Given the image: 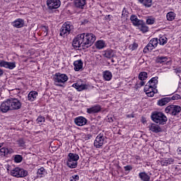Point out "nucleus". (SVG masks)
Instances as JSON below:
<instances>
[{"mask_svg": "<svg viewBox=\"0 0 181 181\" xmlns=\"http://www.w3.org/2000/svg\"><path fill=\"white\" fill-rule=\"evenodd\" d=\"M95 40V35L91 33L78 34L74 37L72 46L74 49H80V47L83 49H88V47H91L94 45Z\"/></svg>", "mask_w": 181, "mask_h": 181, "instance_id": "nucleus-1", "label": "nucleus"}, {"mask_svg": "<svg viewBox=\"0 0 181 181\" xmlns=\"http://www.w3.org/2000/svg\"><path fill=\"white\" fill-rule=\"evenodd\" d=\"M158 78V76L153 77L145 86L144 91L146 93L147 97H153L158 93V89H156Z\"/></svg>", "mask_w": 181, "mask_h": 181, "instance_id": "nucleus-2", "label": "nucleus"}, {"mask_svg": "<svg viewBox=\"0 0 181 181\" xmlns=\"http://www.w3.org/2000/svg\"><path fill=\"white\" fill-rule=\"evenodd\" d=\"M151 118L153 122L158 125H165L168 122V117L161 112H153Z\"/></svg>", "mask_w": 181, "mask_h": 181, "instance_id": "nucleus-3", "label": "nucleus"}, {"mask_svg": "<svg viewBox=\"0 0 181 181\" xmlns=\"http://www.w3.org/2000/svg\"><path fill=\"white\" fill-rule=\"evenodd\" d=\"M69 80V76L64 74L56 73L54 75L53 81L57 87H66L64 83Z\"/></svg>", "mask_w": 181, "mask_h": 181, "instance_id": "nucleus-4", "label": "nucleus"}, {"mask_svg": "<svg viewBox=\"0 0 181 181\" xmlns=\"http://www.w3.org/2000/svg\"><path fill=\"white\" fill-rule=\"evenodd\" d=\"M181 112V107L176 105H170L165 107V112L170 114V115L176 117L179 115Z\"/></svg>", "mask_w": 181, "mask_h": 181, "instance_id": "nucleus-5", "label": "nucleus"}, {"mask_svg": "<svg viewBox=\"0 0 181 181\" xmlns=\"http://www.w3.org/2000/svg\"><path fill=\"white\" fill-rule=\"evenodd\" d=\"M72 29L73 25H71V23H70V22L69 21L66 22L62 25V27L61 28L59 33L60 36H63V37H65V36L70 35V32H71Z\"/></svg>", "mask_w": 181, "mask_h": 181, "instance_id": "nucleus-6", "label": "nucleus"}, {"mask_svg": "<svg viewBox=\"0 0 181 181\" xmlns=\"http://www.w3.org/2000/svg\"><path fill=\"white\" fill-rule=\"evenodd\" d=\"M11 175L14 177H26L28 176V170L21 168H16L11 171Z\"/></svg>", "mask_w": 181, "mask_h": 181, "instance_id": "nucleus-7", "label": "nucleus"}, {"mask_svg": "<svg viewBox=\"0 0 181 181\" xmlns=\"http://www.w3.org/2000/svg\"><path fill=\"white\" fill-rule=\"evenodd\" d=\"M10 105L11 111H18L22 108V102L16 98H10Z\"/></svg>", "mask_w": 181, "mask_h": 181, "instance_id": "nucleus-8", "label": "nucleus"}, {"mask_svg": "<svg viewBox=\"0 0 181 181\" xmlns=\"http://www.w3.org/2000/svg\"><path fill=\"white\" fill-rule=\"evenodd\" d=\"M105 137L103 134H99L94 141V146L95 148H101L105 143Z\"/></svg>", "mask_w": 181, "mask_h": 181, "instance_id": "nucleus-9", "label": "nucleus"}, {"mask_svg": "<svg viewBox=\"0 0 181 181\" xmlns=\"http://www.w3.org/2000/svg\"><path fill=\"white\" fill-rule=\"evenodd\" d=\"M0 111L1 112H8V111H12L11 107V102L9 98L4 101L0 106Z\"/></svg>", "mask_w": 181, "mask_h": 181, "instance_id": "nucleus-10", "label": "nucleus"}, {"mask_svg": "<svg viewBox=\"0 0 181 181\" xmlns=\"http://www.w3.org/2000/svg\"><path fill=\"white\" fill-rule=\"evenodd\" d=\"M48 9H57L60 8V0H47Z\"/></svg>", "mask_w": 181, "mask_h": 181, "instance_id": "nucleus-11", "label": "nucleus"}, {"mask_svg": "<svg viewBox=\"0 0 181 181\" xmlns=\"http://www.w3.org/2000/svg\"><path fill=\"white\" fill-rule=\"evenodd\" d=\"M0 67H4L9 70H13L16 67V62H8L4 60H0Z\"/></svg>", "mask_w": 181, "mask_h": 181, "instance_id": "nucleus-12", "label": "nucleus"}, {"mask_svg": "<svg viewBox=\"0 0 181 181\" xmlns=\"http://www.w3.org/2000/svg\"><path fill=\"white\" fill-rule=\"evenodd\" d=\"M74 122L78 127H83V125H86V124H87L88 120L86 117L83 116H79L74 119Z\"/></svg>", "mask_w": 181, "mask_h": 181, "instance_id": "nucleus-13", "label": "nucleus"}, {"mask_svg": "<svg viewBox=\"0 0 181 181\" xmlns=\"http://www.w3.org/2000/svg\"><path fill=\"white\" fill-rule=\"evenodd\" d=\"M103 56L105 57V59H112V57H115V52L113 49H107L102 52Z\"/></svg>", "mask_w": 181, "mask_h": 181, "instance_id": "nucleus-14", "label": "nucleus"}, {"mask_svg": "<svg viewBox=\"0 0 181 181\" xmlns=\"http://www.w3.org/2000/svg\"><path fill=\"white\" fill-rule=\"evenodd\" d=\"M149 131L154 132L155 134H159V132H162V128L159 124H156L155 123H151L149 126Z\"/></svg>", "mask_w": 181, "mask_h": 181, "instance_id": "nucleus-15", "label": "nucleus"}, {"mask_svg": "<svg viewBox=\"0 0 181 181\" xmlns=\"http://www.w3.org/2000/svg\"><path fill=\"white\" fill-rule=\"evenodd\" d=\"M11 153H13V149L12 148L3 147L0 148V156H8Z\"/></svg>", "mask_w": 181, "mask_h": 181, "instance_id": "nucleus-16", "label": "nucleus"}, {"mask_svg": "<svg viewBox=\"0 0 181 181\" xmlns=\"http://www.w3.org/2000/svg\"><path fill=\"white\" fill-rule=\"evenodd\" d=\"M12 25L14 28L19 29L25 26V21L22 18H18L12 23Z\"/></svg>", "mask_w": 181, "mask_h": 181, "instance_id": "nucleus-17", "label": "nucleus"}, {"mask_svg": "<svg viewBox=\"0 0 181 181\" xmlns=\"http://www.w3.org/2000/svg\"><path fill=\"white\" fill-rule=\"evenodd\" d=\"M130 21L133 23L134 26H141L144 21L138 19L136 15H132L130 17Z\"/></svg>", "mask_w": 181, "mask_h": 181, "instance_id": "nucleus-18", "label": "nucleus"}, {"mask_svg": "<svg viewBox=\"0 0 181 181\" xmlns=\"http://www.w3.org/2000/svg\"><path fill=\"white\" fill-rule=\"evenodd\" d=\"M101 111V106L100 105L92 106L87 109L88 114H97Z\"/></svg>", "mask_w": 181, "mask_h": 181, "instance_id": "nucleus-19", "label": "nucleus"}, {"mask_svg": "<svg viewBox=\"0 0 181 181\" xmlns=\"http://www.w3.org/2000/svg\"><path fill=\"white\" fill-rule=\"evenodd\" d=\"M74 6L78 9H84L86 6V0H74Z\"/></svg>", "mask_w": 181, "mask_h": 181, "instance_id": "nucleus-20", "label": "nucleus"}, {"mask_svg": "<svg viewBox=\"0 0 181 181\" xmlns=\"http://www.w3.org/2000/svg\"><path fill=\"white\" fill-rule=\"evenodd\" d=\"M74 66L75 71H80L83 69V61L81 59L75 61Z\"/></svg>", "mask_w": 181, "mask_h": 181, "instance_id": "nucleus-21", "label": "nucleus"}, {"mask_svg": "<svg viewBox=\"0 0 181 181\" xmlns=\"http://www.w3.org/2000/svg\"><path fill=\"white\" fill-rule=\"evenodd\" d=\"M72 87H74V88H76V90H77L78 91H83V90H86V84H83L80 82L74 83L72 85Z\"/></svg>", "mask_w": 181, "mask_h": 181, "instance_id": "nucleus-22", "label": "nucleus"}, {"mask_svg": "<svg viewBox=\"0 0 181 181\" xmlns=\"http://www.w3.org/2000/svg\"><path fill=\"white\" fill-rule=\"evenodd\" d=\"M168 103H170V97L163 98L158 101V105L163 107V105H166Z\"/></svg>", "mask_w": 181, "mask_h": 181, "instance_id": "nucleus-23", "label": "nucleus"}, {"mask_svg": "<svg viewBox=\"0 0 181 181\" xmlns=\"http://www.w3.org/2000/svg\"><path fill=\"white\" fill-rule=\"evenodd\" d=\"M139 177L142 181H151V176H149L147 173L145 172H141L139 173Z\"/></svg>", "mask_w": 181, "mask_h": 181, "instance_id": "nucleus-24", "label": "nucleus"}, {"mask_svg": "<svg viewBox=\"0 0 181 181\" xmlns=\"http://www.w3.org/2000/svg\"><path fill=\"white\" fill-rule=\"evenodd\" d=\"M68 160H74L75 162H77L80 159V156H78L77 153H69L68 155Z\"/></svg>", "mask_w": 181, "mask_h": 181, "instance_id": "nucleus-25", "label": "nucleus"}, {"mask_svg": "<svg viewBox=\"0 0 181 181\" xmlns=\"http://www.w3.org/2000/svg\"><path fill=\"white\" fill-rule=\"evenodd\" d=\"M95 46L96 49L101 50V49L105 47V42H104V40H98L95 42Z\"/></svg>", "mask_w": 181, "mask_h": 181, "instance_id": "nucleus-26", "label": "nucleus"}, {"mask_svg": "<svg viewBox=\"0 0 181 181\" xmlns=\"http://www.w3.org/2000/svg\"><path fill=\"white\" fill-rule=\"evenodd\" d=\"M103 78L106 81H110L112 78V74L110 71H105L103 72Z\"/></svg>", "mask_w": 181, "mask_h": 181, "instance_id": "nucleus-27", "label": "nucleus"}, {"mask_svg": "<svg viewBox=\"0 0 181 181\" xmlns=\"http://www.w3.org/2000/svg\"><path fill=\"white\" fill-rule=\"evenodd\" d=\"M37 175H40V178L45 177L46 175H47V170H46L45 168L41 167L40 169L37 170Z\"/></svg>", "mask_w": 181, "mask_h": 181, "instance_id": "nucleus-28", "label": "nucleus"}, {"mask_svg": "<svg viewBox=\"0 0 181 181\" xmlns=\"http://www.w3.org/2000/svg\"><path fill=\"white\" fill-rule=\"evenodd\" d=\"M138 1L146 6V8H151L152 6V0H138Z\"/></svg>", "mask_w": 181, "mask_h": 181, "instance_id": "nucleus-29", "label": "nucleus"}, {"mask_svg": "<svg viewBox=\"0 0 181 181\" xmlns=\"http://www.w3.org/2000/svg\"><path fill=\"white\" fill-rule=\"evenodd\" d=\"M37 97V91H31L28 95V99L29 101H35V99Z\"/></svg>", "mask_w": 181, "mask_h": 181, "instance_id": "nucleus-30", "label": "nucleus"}, {"mask_svg": "<svg viewBox=\"0 0 181 181\" xmlns=\"http://www.w3.org/2000/svg\"><path fill=\"white\" fill-rule=\"evenodd\" d=\"M155 49V47L153 46L151 42H148V44L144 48V53H149L150 52H152Z\"/></svg>", "mask_w": 181, "mask_h": 181, "instance_id": "nucleus-31", "label": "nucleus"}, {"mask_svg": "<svg viewBox=\"0 0 181 181\" xmlns=\"http://www.w3.org/2000/svg\"><path fill=\"white\" fill-rule=\"evenodd\" d=\"M66 165L71 169H76L77 168V161L67 160Z\"/></svg>", "mask_w": 181, "mask_h": 181, "instance_id": "nucleus-32", "label": "nucleus"}, {"mask_svg": "<svg viewBox=\"0 0 181 181\" xmlns=\"http://www.w3.org/2000/svg\"><path fill=\"white\" fill-rule=\"evenodd\" d=\"M167 19L168 21H170L172 22V21H174L175 18H176V14L173 11H170L167 13Z\"/></svg>", "mask_w": 181, "mask_h": 181, "instance_id": "nucleus-33", "label": "nucleus"}, {"mask_svg": "<svg viewBox=\"0 0 181 181\" xmlns=\"http://www.w3.org/2000/svg\"><path fill=\"white\" fill-rule=\"evenodd\" d=\"M158 40H159L158 43L161 46H165V45L168 43V38L165 35L160 37Z\"/></svg>", "mask_w": 181, "mask_h": 181, "instance_id": "nucleus-34", "label": "nucleus"}, {"mask_svg": "<svg viewBox=\"0 0 181 181\" xmlns=\"http://www.w3.org/2000/svg\"><path fill=\"white\" fill-rule=\"evenodd\" d=\"M156 62L162 64V63H166L168 62V58L167 57H157Z\"/></svg>", "mask_w": 181, "mask_h": 181, "instance_id": "nucleus-35", "label": "nucleus"}, {"mask_svg": "<svg viewBox=\"0 0 181 181\" xmlns=\"http://www.w3.org/2000/svg\"><path fill=\"white\" fill-rule=\"evenodd\" d=\"M147 78H148V73L143 71L139 74V79L141 80V81L146 80Z\"/></svg>", "mask_w": 181, "mask_h": 181, "instance_id": "nucleus-36", "label": "nucleus"}, {"mask_svg": "<svg viewBox=\"0 0 181 181\" xmlns=\"http://www.w3.org/2000/svg\"><path fill=\"white\" fill-rule=\"evenodd\" d=\"M140 26H141L140 30L143 32V33H146V32H148L149 28H148V26H146V25L145 24V23H144V21H141V24H140Z\"/></svg>", "mask_w": 181, "mask_h": 181, "instance_id": "nucleus-37", "label": "nucleus"}, {"mask_svg": "<svg viewBox=\"0 0 181 181\" xmlns=\"http://www.w3.org/2000/svg\"><path fill=\"white\" fill-rule=\"evenodd\" d=\"M23 160V157L21 155L17 154L14 156V162L16 163H21Z\"/></svg>", "mask_w": 181, "mask_h": 181, "instance_id": "nucleus-38", "label": "nucleus"}, {"mask_svg": "<svg viewBox=\"0 0 181 181\" xmlns=\"http://www.w3.org/2000/svg\"><path fill=\"white\" fill-rule=\"evenodd\" d=\"M153 47H158V44L159 43V40H158V38H153L151 40V41L149 42Z\"/></svg>", "mask_w": 181, "mask_h": 181, "instance_id": "nucleus-39", "label": "nucleus"}, {"mask_svg": "<svg viewBox=\"0 0 181 181\" xmlns=\"http://www.w3.org/2000/svg\"><path fill=\"white\" fill-rule=\"evenodd\" d=\"M17 144L18 146H20V148H25V146H26V145L25 144V140H23V139H19L17 141Z\"/></svg>", "mask_w": 181, "mask_h": 181, "instance_id": "nucleus-40", "label": "nucleus"}, {"mask_svg": "<svg viewBox=\"0 0 181 181\" xmlns=\"http://www.w3.org/2000/svg\"><path fill=\"white\" fill-rule=\"evenodd\" d=\"M173 162H175V160H173V158H167L164 161V163H165L164 165L168 166V165H171L172 163H173Z\"/></svg>", "mask_w": 181, "mask_h": 181, "instance_id": "nucleus-41", "label": "nucleus"}, {"mask_svg": "<svg viewBox=\"0 0 181 181\" xmlns=\"http://www.w3.org/2000/svg\"><path fill=\"white\" fill-rule=\"evenodd\" d=\"M144 84H145V81H141L139 83H136L135 85L134 88L138 90V88H141V87L144 86Z\"/></svg>", "mask_w": 181, "mask_h": 181, "instance_id": "nucleus-42", "label": "nucleus"}, {"mask_svg": "<svg viewBox=\"0 0 181 181\" xmlns=\"http://www.w3.org/2000/svg\"><path fill=\"white\" fill-rule=\"evenodd\" d=\"M36 121L37 124H42V122H45V117L39 116Z\"/></svg>", "mask_w": 181, "mask_h": 181, "instance_id": "nucleus-43", "label": "nucleus"}, {"mask_svg": "<svg viewBox=\"0 0 181 181\" xmlns=\"http://www.w3.org/2000/svg\"><path fill=\"white\" fill-rule=\"evenodd\" d=\"M129 49L130 50H136V49H138V45L134 42V44L129 45Z\"/></svg>", "mask_w": 181, "mask_h": 181, "instance_id": "nucleus-44", "label": "nucleus"}, {"mask_svg": "<svg viewBox=\"0 0 181 181\" xmlns=\"http://www.w3.org/2000/svg\"><path fill=\"white\" fill-rule=\"evenodd\" d=\"M80 179L78 175H74L70 177L71 181H77Z\"/></svg>", "mask_w": 181, "mask_h": 181, "instance_id": "nucleus-45", "label": "nucleus"}, {"mask_svg": "<svg viewBox=\"0 0 181 181\" xmlns=\"http://www.w3.org/2000/svg\"><path fill=\"white\" fill-rule=\"evenodd\" d=\"M146 23L147 25H153V23H155V18H148Z\"/></svg>", "mask_w": 181, "mask_h": 181, "instance_id": "nucleus-46", "label": "nucleus"}, {"mask_svg": "<svg viewBox=\"0 0 181 181\" xmlns=\"http://www.w3.org/2000/svg\"><path fill=\"white\" fill-rule=\"evenodd\" d=\"M170 101H172V100H180V95L175 94L173 96L170 98Z\"/></svg>", "mask_w": 181, "mask_h": 181, "instance_id": "nucleus-47", "label": "nucleus"}, {"mask_svg": "<svg viewBox=\"0 0 181 181\" xmlns=\"http://www.w3.org/2000/svg\"><path fill=\"white\" fill-rule=\"evenodd\" d=\"M41 29H42V32H44L45 33H46V35H47V30H49V27L48 26L42 25L41 27Z\"/></svg>", "mask_w": 181, "mask_h": 181, "instance_id": "nucleus-48", "label": "nucleus"}, {"mask_svg": "<svg viewBox=\"0 0 181 181\" xmlns=\"http://www.w3.org/2000/svg\"><path fill=\"white\" fill-rule=\"evenodd\" d=\"M128 11H127V8H124L122 11V16H124V18H125V16H128Z\"/></svg>", "mask_w": 181, "mask_h": 181, "instance_id": "nucleus-49", "label": "nucleus"}, {"mask_svg": "<svg viewBox=\"0 0 181 181\" xmlns=\"http://www.w3.org/2000/svg\"><path fill=\"white\" fill-rule=\"evenodd\" d=\"M124 170L127 172L128 170H132V165H127L124 166Z\"/></svg>", "mask_w": 181, "mask_h": 181, "instance_id": "nucleus-50", "label": "nucleus"}, {"mask_svg": "<svg viewBox=\"0 0 181 181\" xmlns=\"http://www.w3.org/2000/svg\"><path fill=\"white\" fill-rule=\"evenodd\" d=\"M114 117H112V116H109V117H107V122H114Z\"/></svg>", "mask_w": 181, "mask_h": 181, "instance_id": "nucleus-51", "label": "nucleus"}, {"mask_svg": "<svg viewBox=\"0 0 181 181\" xmlns=\"http://www.w3.org/2000/svg\"><path fill=\"white\" fill-rule=\"evenodd\" d=\"M105 19L108 20V21H111V19H112V16L111 15H107L105 16Z\"/></svg>", "mask_w": 181, "mask_h": 181, "instance_id": "nucleus-52", "label": "nucleus"}, {"mask_svg": "<svg viewBox=\"0 0 181 181\" xmlns=\"http://www.w3.org/2000/svg\"><path fill=\"white\" fill-rule=\"evenodd\" d=\"M90 138H91V135L87 134L85 137V139H86V141H88V139H90Z\"/></svg>", "mask_w": 181, "mask_h": 181, "instance_id": "nucleus-53", "label": "nucleus"}, {"mask_svg": "<svg viewBox=\"0 0 181 181\" xmlns=\"http://www.w3.org/2000/svg\"><path fill=\"white\" fill-rule=\"evenodd\" d=\"M4 76V70L0 69V77H2Z\"/></svg>", "mask_w": 181, "mask_h": 181, "instance_id": "nucleus-54", "label": "nucleus"}, {"mask_svg": "<svg viewBox=\"0 0 181 181\" xmlns=\"http://www.w3.org/2000/svg\"><path fill=\"white\" fill-rule=\"evenodd\" d=\"M4 2H6V4H9V2H11V1L12 0H4Z\"/></svg>", "mask_w": 181, "mask_h": 181, "instance_id": "nucleus-55", "label": "nucleus"}, {"mask_svg": "<svg viewBox=\"0 0 181 181\" xmlns=\"http://www.w3.org/2000/svg\"><path fill=\"white\" fill-rule=\"evenodd\" d=\"M111 62H112V63H115V61L114 60V59H111Z\"/></svg>", "mask_w": 181, "mask_h": 181, "instance_id": "nucleus-56", "label": "nucleus"}, {"mask_svg": "<svg viewBox=\"0 0 181 181\" xmlns=\"http://www.w3.org/2000/svg\"><path fill=\"white\" fill-rule=\"evenodd\" d=\"M2 148V145H1V144H0V148Z\"/></svg>", "mask_w": 181, "mask_h": 181, "instance_id": "nucleus-57", "label": "nucleus"}, {"mask_svg": "<svg viewBox=\"0 0 181 181\" xmlns=\"http://www.w3.org/2000/svg\"><path fill=\"white\" fill-rule=\"evenodd\" d=\"M180 100H181V97H180Z\"/></svg>", "mask_w": 181, "mask_h": 181, "instance_id": "nucleus-58", "label": "nucleus"}]
</instances>
